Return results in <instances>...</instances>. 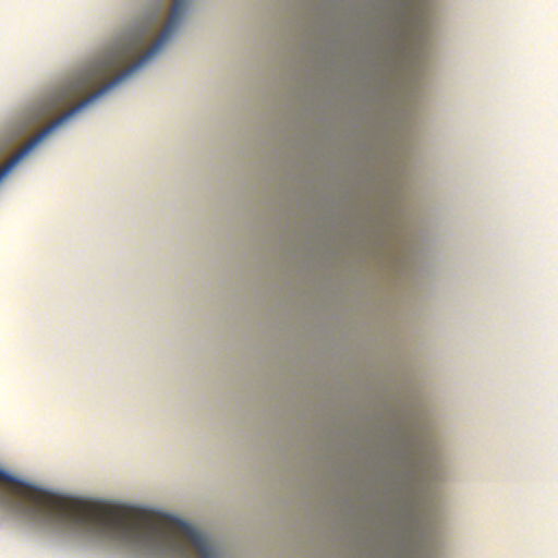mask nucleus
Masks as SVG:
<instances>
[{
	"label": "nucleus",
	"mask_w": 558,
	"mask_h": 558,
	"mask_svg": "<svg viewBox=\"0 0 558 558\" xmlns=\"http://www.w3.org/2000/svg\"><path fill=\"white\" fill-rule=\"evenodd\" d=\"M0 506L39 525L78 533V497L40 488L0 469Z\"/></svg>",
	"instance_id": "obj_1"
},
{
	"label": "nucleus",
	"mask_w": 558,
	"mask_h": 558,
	"mask_svg": "<svg viewBox=\"0 0 558 558\" xmlns=\"http://www.w3.org/2000/svg\"><path fill=\"white\" fill-rule=\"evenodd\" d=\"M150 34L151 28L147 32H134L117 41L113 47H110L101 54L99 60L93 61V63L66 83L57 95L58 104L69 102V100L96 86L100 81L106 80V77L119 70L123 64H126L128 61L132 60L133 56L141 51Z\"/></svg>",
	"instance_id": "obj_2"
},
{
	"label": "nucleus",
	"mask_w": 558,
	"mask_h": 558,
	"mask_svg": "<svg viewBox=\"0 0 558 558\" xmlns=\"http://www.w3.org/2000/svg\"><path fill=\"white\" fill-rule=\"evenodd\" d=\"M96 99H98V89L94 93H90V95L86 96V98L82 99V101L77 102V105L73 106L68 111L63 112L48 125L41 129L39 133L33 135V137H31V140L27 141L24 144V146L19 148L17 151L13 154V156L10 157L9 160H7V162L2 167H0V181L3 180V178L7 177V174L10 173V171L13 170L14 167H16L19 161L23 160V158H25L26 155H28L29 151H32V149L37 147L38 143L43 142L47 135L51 134V132L58 129V126H60L61 123L65 122V120L70 119V117L74 116V113L78 112V110L81 109H84V107L88 106V104L94 102V100Z\"/></svg>",
	"instance_id": "obj_3"
}]
</instances>
